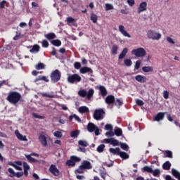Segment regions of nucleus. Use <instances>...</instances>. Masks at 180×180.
<instances>
[{"label": "nucleus", "instance_id": "nucleus-1", "mask_svg": "<svg viewBox=\"0 0 180 180\" xmlns=\"http://www.w3.org/2000/svg\"><path fill=\"white\" fill-rule=\"evenodd\" d=\"M6 101L11 105H18L22 99V94L18 91H11L6 97Z\"/></svg>", "mask_w": 180, "mask_h": 180}, {"label": "nucleus", "instance_id": "nucleus-2", "mask_svg": "<svg viewBox=\"0 0 180 180\" xmlns=\"http://www.w3.org/2000/svg\"><path fill=\"white\" fill-rule=\"evenodd\" d=\"M103 142L105 144H111V146H113V147L120 146L122 150L129 151V145H127V143L122 142L120 143L119 141L117 139H115V138L105 139Z\"/></svg>", "mask_w": 180, "mask_h": 180}, {"label": "nucleus", "instance_id": "nucleus-3", "mask_svg": "<svg viewBox=\"0 0 180 180\" xmlns=\"http://www.w3.org/2000/svg\"><path fill=\"white\" fill-rule=\"evenodd\" d=\"M60 79H61V72L58 69H56L51 73V82L56 84V82H58Z\"/></svg>", "mask_w": 180, "mask_h": 180}, {"label": "nucleus", "instance_id": "nucleus-4", "mask_svg": "<svg viewBox=\"0 0 180 180\" xmlns=\"http://www.w3.org/2000/svg\"><path fill=\"white\" fill-rule=\"evenodd\" d=\"M104 115L105 110H103V109H96L93 114V117L95 120H103V117H105Z\"/></svg>", "mask_w": 180, "mask_h": 180}, {"label": "nucleus", "instance_id": "nucleus-5", "mask_svg": "<svg viewBox=\"0 0 180 180\" xmlns=\"http://www.w3.org/2000/svg\"><path fill=\"white\" fill-rule=\"evenodd\" d=\"M82 78L78 74L70 75L68 77V81L70 84H78L81 82Z\"/></svg>", "mask_w": 180, "mask_h": 180}, {"label": "nucleus", "instance_id": "nucleus-6", "mask_svg": "<svg viewBox=\"0 0 180 180\" xmlns=\"http://www.w3.org/2000/svg\"><path fill=\"white\" fill-rule=\"evenodd\" d=\"M147 37L152 40H160V39H161V34L153 30H150L147 32Z\"/></svg>", "mask_w": 180, "mask_h": 180}, {"label": "nucleus", "instance_id": "nucleus-7", "mask_svg": "<svg viewBox=\"0 0 180 180\" xmlns=\"http://www.w3.org/2000/svg\"><path fill=\"white\" fill-rule=\"evenodd\" d=\"M80 161H81V158L75 155H72V156H70V160L66 161V165L68 167H75V164H77V162H79Z\"/></svg>", "mask_w": 180, "mask_h": 180}, {"label": "nucleus", "instance_id": "nucleus-8", "mask_svg": "<svg viewBox=\"0 0 180 180\" xmlns=\"http://www.w3.org/2000/svg\"><path fill=\"white\" fill-rule=\"evenodd\" d=\"M131 54L136 57H146L147 52L143 48H138L131 51Z\"/></svg>", "mask_w": 180, "mask_h": 180}, {"label": "nucleus", "instance_id": "nucleus-9", "mask_svg": "<svg viewBox=\"0 0 180 180\" xmlns=\"http://www.w3.org/2000/svg\"><path fill=\"white\" fill-rule=\"evenodd\" d=\"M49 172L52 174L54 176H60V170L58 169L57 166L56 165H51L49 167Z\"/></svg>", "mask_w": 180, "mask_h": 180}, {"label": "nucleus", "instance_id": "nucleus-10", "mask_svg": "<svg viewBox=\"0 0 180 180\" xmlns=\"http://www.w3.org/2000/svg\"><path fill=\"white\" fill-rule=\"evenodd\" d=\"M167 112H158L154 117H153V120L154 122H160L161 120H164L165 117V115H167Z\"/></svg>", "mask_w": 180, "mask_h": 180}, {"label": "nucleus", "instance_id": "nucleus-11", "mask_svg": "<svg viewBox=\"0 0 180 180\" xmlns=\"http://www.w3.org/2000/svg\"><path fill=\"white\" fill-rule=\"evenodd\" d=\"M79 71L80 74H94V70H92V68L87 66L81 68Z\"/></svg>", "mask_w": 180, "mask_h": 180}, {"label": "nucleus", "instance_id": "nucleus-12", "mask_svg": "<svg viewBox=\"0 0 180 180\" xmlns=\"http://www.w3.org/2000/svg\"><path fill=\"white\" fill-rule=\"evenodd\" d=\"M147 11V2L143 1L139 4V6L138 8V13H141V12H144Z\"/></svg>", "mask_w": 180, "mask_h": 180}, {"label": "nucleus", "instance_id": "nucleus-13", "mask_svg": "<svg viewBox=\"0 0 180 180\" xmlns=\"http://www.w3.org/2000/svg\"><path fill=\"white\" fill-rule=\"evenodd\" d=\"M115 96L113 95H108L105 99V102L107 103V105H113L115 103Z\"/></svg>", "mask_w": 180, "mask_h": 180}, {"label": "nucleus", "instance_id": "nucleus-14", "mask_svg": "<svg viewBox=\"0 0 180 180\" xmlns=\"http://www.w3.org/2000/svg\"><path fill=\"white\" fill-rule=\"evenodd\" d=\"M80 166L84 169H92V165L88 160H84Z\"/></svg>", "mask_w": 180, "mask_h": 180}, {"label": "nucleus", "instance_id": "nucleus-15", "mask_svg": "<svg viewBox=\"0 0 180 180\" xmlns=\"http://www.w3.org/2000/svg\"><path fill=\"white\" fill-rule=\"evenodd\" d=\"M119 31L124 36V37H131V35H130V34H129L128 32L126 31L124 26L119 25Z\"/></svg>", "mask_w": 180, "mask_h": 180}, {"label": "nucleus", "instance_id": "nucleus-16", "mask_svg": "<svg viewBox=\"0 0 180 180\" xmlns=\"http://www.w3.org/2000/svg\"><path fill=\"white\" fill-rule=\"evenodd\" d=\"M136 81L140 82L141 84H144V82H147V77L146 76H143L141 75H138L135 77Z\"/></svg>", "mask_w": 180, "mask_h": 180}, {"label": "nucleus", "instance_id": "nucleus-17", "mask_svg": "<svg viewBox=\"0 0 180 180\" xmlns=\"http://www.w3.org/2000/svg\"><path fill=\"white\" fill-rule=\"evenodd\" d=\"M15 134L17 139H18V140L20 141H27V138H26V136L22 135L20 133H19L18 130H15Z\"/></svg>", "mask_w": 180, "mask_h": 180}, {"label": "nucleus", "instance_id": "nucleus-18", "mask_svg": "<svg viewBox=\"0 0 180 180\" xmlns=\"http://www.w3.org/2000/svg\"><path fill=\"white\" fill-rule=\"evenodd\" d=\"M98 89H99L102 96H106V95H108V90H106V87L104 86L100 85L98 86Z\"/></svg>", "mask_w": 180, "mask_h": 180}, {"label": "nucleus", "instance_id": "nucleus-19", "mask_svg": "<svg viewBox=\"0 0 180 180\" xmlns=\"http://www.w3.org/2000/svg\"><path fill=\"white\" fill-rule=\"evenodd\" d=\"M39 140L41 144H42V146H44V147H46L47 146V138L46 137V136L40 135L39 136Z\"/></svg>", "mask_w": 180, "mask_h": 180}, {"label": "nucleus", "instance_id": "nucleus-20", "mask_svg": "<svg viewBox=\"0 0 180 180\" xmlns=\"http://www.w3.org/2000/svg\"><path fill=\"white\" fill-rule=\"evenodd\" d=\"M87 130L89 131V133H93V131H95V130H96L95 124L89 122L87 125Z\"/></svg>", "mask_w": 180, "mask_h": 180}, {"label": "nucleus", "instance_id": "nucleus-21", "mask_svg": "<svg viewBox=\"0 0 180 180\" xmlns=\"http://www.w3.org/2000/svg\"><path fill=\"white\" fill-rule=\"evenodd\" d=\"M109 152L111 154H113V155H120L121 151H120V148H110L109 149Z\"/></svg>", "mask_w": 180, "mask_h": 180}, {"label": "nucleus", "instance_id": "nucleus-22", "mask_svg": "<svg viewBox=\"0 0 180 180\" xmlns=\"http://www.w3.org/2000/svg\"><path fill=\"white\" fill-rule=\"evenodd\" d=\"M44 37L47 39V40H53L56 39L57 37L56 36V34L54 32H50V33L46 34L44 35Z\"/></svg>", "mask_w": 180, "mask_h": 180}, {"label": "nucleus", "instance_id": "nucleus-23", "mask_svg": "<svg viewBox=\"0 0 180 180\" xmlns=\"http://www.w3.org/2000/svg\"><path fill=\"white\" fill-rule=\"evenodd\" d=\"M128 51H129V49L124 48L122 51L121 53L120 54V56L118 57L119 60H123V58H124V57H126V54H127Z\"/></svg>", "mask_w": 180, "mask_h": 180}, {"label": "nucleus", "instance_id": "nucleus-24", "mask_svg": "<svg viewBox=\"0 0 180 180\" xmlns=\"http://www.w3.org/2000/svg\"><path fill=\"white\" fill-rule=\"evenodd\" d=\"M162 168H163V169H165V171H169V169H171V162H169V161L165 162L162 165Z\"/></svg>", "mask_w": 180, "mask_h": 180}, {"label": "nucleus", "instance_id": "nucleus-25", "mask_svg": "<svg viewBox=\"0 0 180 180\" xmlns=\"http://www.w3.org/2000/svg\"><path fill=\"white\" fill-rule=\"evenodd\" d=\"M172 174L174 178H176L178 180H180V173L176 171L175 169H172Z\"/></svg>", "mask_w": 180, "mask_h": 180}, {"label": "nucleus", "instance_id": "nucleus-26", "mask_svg": "<svg viewBox=\"0 0 180 180\" xmlns=\"http://www.w3.org/2000/svg\"><path fill=\"white\" fill-rule=\"evenodd\" d=\"M79 113H88L89 112V108L86 106H81L79 108Z\"/></svg>", "mask_w": 180, "mask_h": 180}, {"label": "nucleus", "instance_id": "nucleus-27", "mask_svg": "<svg viewBox=\"0 0 180 180\" xmlns=\"http://www.w3.org/2000/svg\"><path fill=\"white\" fill-rule=\"evenodd\" d=\"M79 136V130L77 129L70 132V137L72 139H77Z\"/></svg>", "mask_w": 180, "mask_h": 180}, {"label": "nucleus", "instance_id": "nucleus-28", "mask_svg": "<svg viewBox=\"0 0 180 180\" xmlns=\"http://www.w3.org/2000/svg\"><path fill=\"white\" fill-rule=\"evenodd\" d=\"M142 71H143V72H153L154 69L151 66H145L142 68Z\"/></svg>", "mask_w": 180, "mask_h": 180}, {"label": "nucleus", "instance_id": "nucleus-29", "mask_svg": "<svg viewBox=\"0 0 180 180\" xmlns=\"http://www.w3.org/2000/svg\"><path fill=\"white\" fill-rule=\"evenodd\" d=\"M39 51H40V46H39L38 44H35L32 46V49H30V53H39Z\"/></svg>", "mask_w": 180, "mask_h": 180}, {"label": "nucleus", "instance_id": "nucleus-30", "mask_svg": "<svg viewBox=\"0 0 180 180\" xmlns=\"http://www.w3.org/2000/svg\"><path fill=\"white\" fill-rule=\"evenodd\" d=\"M117 50H119V46H117V45L116 44L112 45L111 49L112 54H113L114 56H116V54H117Z\"/></svg>", "mask_w": 180, "mask_h": 180}, {"label": "nucleus", "instance_id": "nucleus-31", "mask_svg": "<svg viewBox=\"0 0 180 180\" xmlns=\"http://www.w3.org/2000/svg\"><path fill=\"white\" fill-rule=\"evenodd\" d=\"M25 157L30 162H39V160L37 159H34V158H32V155H25Z\"/></svg>", "mask_w": 180, "mask_h": 180}, {"label": "nucleus", "instance_id": "nucleus-32", "mask_svg": "<svg viewBox=\"0 0 180 180\" xmlns=\"http://www.w3.org/2000/svg\"><path fill=\"white\" fill-rule=\"evenodd\" d=\"M90 19L93 22V23H96L98 22V15H96V14L94 13H91Z\"/></svg>", "mask_w": 180, "mask_h": 180}, {"label": "nucleus", "instance_id": "nucleus-33", "mask_svg": "<svg viewBox=\"0 0 180 180\" xmlns=\"http://www.w3.org/2000/svg\"><path fill=\"white\" fill-rule=\"evenodd\" d=\"M51 44L56 46V47H60L61 46V41L60 39H54L51 41Z\"/></svg>", "mask_w": 180, "mask_h": 180}, {"label": "nucleus", "instance_id": "nucleus-34", "mask_svg": "<svg viewBox=\"0 0 180 180\" xmlns=\"http://www.w3.org/2000/svg\"><path fill=\"white\" fill-rule=\"evenodd\" d=\"M94 94H95V91L94 90V89H90L86 94L87 99H91V98L94 96Z\"/></svg>", "mask_w": 180, "mask_h": 180}, {"label": "nucleus", "instance_id": "nucleus-35", "mask_svg": "<svg viewBox=\"0 0 180 180\" xmlns=\"http://www.w3.org/2000/svg\"><path fill=\"white\" fill-rule=\"evenodd\" d=\"M37 81H45V82H49V79L46 76H39L37 79H35V82Z\"/></svg>", "mask_w": 180, "mask_h": 180}, {"label": "nucleus", "instance_id": "nucleus-36", "mask_svg": "<svg viewBox=\"0 0 180 180\" xmlns=\"http://www.w3.org/2000/svg\"><path fill=\"white\" fill-rule=\"evenodd\" d=\"M35 68L37 70H44L46 68V65L42 63H39L37 65H35Z\"/></svg>", "mask_w": 180, "mask_h": 180}, {"label": "nucleus", "instance_id": "nucleus-37", "mask_svg": "<svg viewBox=\"0 0 180 180\" xmlns=\"http://www.w3.org/2000/svg\"><path fill=\"white\" fill-rule=\"evenodd\" d=\"M114 134H115V136H117V137H120V136L123 134V131H122V129L120 128H117L116 129H115Z\"/></svg>", "mask_w": 180, "mask_h": 180}, {"label": "nucleus", "instance_id": "nucleus-38", "mask_svg": "<svg viewBox=\"0 0 180 180\" xmlns=\"http://www.w3.org/2000/svg\"><path fill=\"white\" fill-rule=\"evenodd\" d=\"M120 157L122 158L123 160H127L129 158V154H127L126 152H120Z\"/></svg>", "mask_w": 180, "mask_h": 180}, {"label": "nucleus", "instance_id": "nucleus-39", "mask_svg": "<svg viewBox=\"0 0 180 180\" xmlns=\"http://www.w3.org/2000/svg\"><path fill=\"white\" fill-rule=\"evenodd\" d=\"M115 106H119V108H120V106H122V105H123V100L120 99V98H117L116 100L115 99V102H114Z\"/></svg>", "mask_w": 180, "mask_h": 180}, {"label": "nucleus", "instance_id": "nucleus-40", "mask_svg": "<svg viewBox=\"0 0 180 180\" xmlns=\"http://www.w3.org/2000/svg\"><path fill=\"white\" fill-rule=\"evenodd\" d=\"M87 95V92L86 91V90H80L78 91V96H81V98H85L86 97Z\"/></svg>", "mask_w": 180, "mask_h": 180}, {"label": "nucleus", "instance_id": "nucleus-41", "mask_svg": "<svg viewBox=\"0 0 180 180\" xmlns=\"http://www.w3.org/2000/svg\"><path fill=\"white\" fill-rule=\"evenodd\" d=\"M165 158H173L172 151L166 150L165 153Z\"/></svg>", "mask_w": 180, "mask_h": 180}, {"label": "nucleus", "instance_id": "nucleus-42", "mask_svg": "<svg viewBox=\"0 0 180 180\" xmlns=\"http://www.w3.org/2000/svg\"><path fill=\"white\" fill-rule=\"evenodd\" d=\"M8 172H9V175H8V176H10V178H13V177H15V174H16V172H15V170H13V169H12V168H8Z\"/></svg>", "mask_w": 180, "mask_h": 180}, {"label": "nucleus", "instance_id": "nucleus-43", "mask_svg": "<svg viewBox=\"0 0 180 180\" xmlns=\"http://www.w3.org/2000/svg\"><path fill=\"white\" fill-rule=\"evenodd\" d=\"M98 153H103V151L105 150V145L104 144H101L100 146H98L97 147L96 149Z\"/></svg>", "mask_w": 180, "mask_h": 180}, {"label": "nucleus", "instance_id": "nucleus-44", "mask_svg": "<svg viewBox=\"0 0 180 180\" xmlns=\"http://www.w3.org/2000/svg\"><path fill=\"white\" fill-rule=\"evenodd\" d=\"M84 169H85L80 165L79 166L78 169L75 171V174H84Z\"/></svg>", "mask_w": 180, "mask_h": 180}, {"label": "nucleus", "instance_id": "nucleus-45", "mask_svg": "<svg viewBox=\"0 0 180 180\" xmlns=\"http://www.w3.org/2000/svg\"><path fill=\"white\" fill-rule=\"evenodd\" d=\"M152 174L153 176H160L161 175V171L159 169H155L154 171L153 170Z\"/></svg>", "mask_w": 180, "mask_h": 180}, {"label": "nucleus", "instance_id": "nucleus-46", "mask_svg": "<svg viewBox=\"0 0 180 180\" xmlns=\"http://www.w3.org/2000/svg\"><path fill=\"white\" fill-rule=\"evenodd\" d=\"M124 63L127 67H131V64H133V62H131V59H125L124 60Z\"/></svg>", "mask_w": 180, "mask_h": 180}, {"label": "nucleus", "instance_id": "nucleus-47", "mask_svg": "<svg viewBox=\"0 0 180 180\" xmlns=\"http://www.w3.org/2000/svg\"><path fill=\"white\" fill-rule=\"evenodd\" d=\"M78 144L82 147H88V142L83 140H79Z\"/></svg>", "mask_w": 180, "mask_h": 180}, {"label": "nucleus", "instance_id": "nucleus-48", "mask_svg": "<svg viewBox=\"0 0 180 180\" xmlns=\"http://www.w3.org/2000/svg\"><path fill=\"white\" fill-rule=\"evenodd\" d=\"M105 11H112L114 9L113 5L111 4H105Z\"/></svg>", "mask_w": 180, "mask_h": 180}, {"label": "nucleus", "instance_id": "nucleus-49", "mask_svg": "<svg viewBox=\"0 0 180 180\" xmlns=\"http://www.w3.org/2000/svg\"><path fill=\"white\" fill-rule=\"evenodd\" d=\"M53 136L55 137H57L58 139H61V137H63V134L61 133V131H56L54 133H53Z\"/></svg>", "mask_w": 180, "mask_h": 180}, {"label": "nucleus", "instance_id": "nucleus-50", "mask_svg": "<svg viewBox=\"0 0 180 180\" xmlns=\"http://www.w3.org/2000/svg\"><path fill=\"white\" fill-rule=\"evenodd\" d=\"M143 171H145V172H148L149 174H153V168L148 166H145L143 167Z\"/></svg>", "mask_w": 180, "mask_h": 180}, {"label": "nucleus", "instance_id": "nucleus-51", "mask_svg": "<svg viewBox=\"0 0 180 180\" xmlns=\"http://www.w3.org/2000/svg\"><path fill=\"white\" fill-rule=\"evenodd\" d=\"M166 40L167 43H169V44H175L174 39H172L171 37H167Z\"/></svg>", "mask_w": 180, "mask_h": 180}, {"label": "nucleus", "instance_id": "nucleus-52", "mask_svg": "<svg viewBox=\"0 0 180 180\" xmlns=\"http://www.w3.org/2000/svg\"><path fill=\"white\" fill-rule=\"evenodd\" d=\"M41 95L45 98H54V95L49 94L47 93H41Z\"/></svg>", "mask_w": 180, "mask_h": 180}, {"label": "nucleus", "instance_id": "nucleus-53", "mask_svg": "<svg viewBox=\"0 0 180 180\" xmlns=\"http://www.w3.org/2000/svg\"><path fill=\"white\" fill-rule=\"evenodd\" d=\"M74 67H75V70H81V63L75 62L74 63Z\"/></svg>", "mask_w": 180, "mask_h": 180}, {"label": "nucleus", "instance_id": "nucleus-54", "mask_svg": "<svg viewBox=\"0 0 180 180\" xmlns=\"http://www.w3.org/2000/svg\"><path fill=\"white\" fill-rule=\"evenodd\" d=\"M42 47H44L45 49H47V47H49V41H47V40L44 39L42 40Z\"/></svg>", "mask_w": 180, "mask_h": 180}, {"label": "nucleus", "instance_id": "nucleus-55", "mask_svg": "<svg viewBox=\"0 0 180 180\" xmlns=\"http://www.w3.org/2000/svg\"><path fill=\"white\" fill-rule=\"evenodd\" d=\"M141 64V60H137L134 66L135 70H139L140 68Z\"/></svg>", "mask_w": 180, "mask_h": 180}, {"label": "nucleus", "instance_id": "nucleus-56", "mask_svg": "<svg viewBox=\"0 0 180 180\" xmlns=\"http://www.w3.org/2000/svg\"><path fill=\"white\" fill-rule=\"evenodd\" d=\"M136 103L138 106H143L144 105V101H143V100L137 99Z\"/></svg>", "mask_w": 180, "mask_h": 180}, {"label": "nucleus", "instance_id": "nucleus-57", "mask_svg": "<svg viewBox=\"0 0 180 180\" xmlns=\"http://www.w3.org/2000/svg\"><path fill=\"white\" fill-rule=\"evenodd\" d=\"M22 165H23V169H24V170H29V169H30V166H29V165L27 164V162H23Z\"/></svg>", "mask_w": 180, "mask_h": 180}, {"label": "nucleus", "instance_id": "nucleus-58", "mask_svg": "<svg viewBox=\"0 0 180 180\" xmlns=\"http://www.w3.org/2000/svg\"><path fill=\"white\" fill-rule=\"evenodd\" d=\"M105 136L107 137H113V136H115V132H113L112 131H107L105 133Z\"/></svg>", "mask_w": 180, "mask_h": 180}, {"label": "nucleus", "instance_id": "nucleus-59", "mask_svg": "<svg viewBox=\"0 0 180 180\" xmlns=\"http://www.w3.org/2000/svg\"><path fill=\"white\" fill-rule=\"evenodd\" d=\"M105 130H110V131L113 130V126L110 124H105Z\"/></svg>", "mask_w": 180, "mask_h": 180}, {"label": "nucleus", "instance_id": "nucleus-60", "mask_svg": "<svg viewBox=\"0 0 180 180\" xmlns=\"http://www.w3.org/2000/svg\"><path fill=\"white\" fill-rule=\"evenodd\" d=\"M163 98L165 99H168V98H169V92H168V91H164V92H163Z\"/></svg>", "mask_w": 180, "mask_h": 180}, {"label": "nucleus", "instance_id": "nucleus-61", "mask_svg": "<svg viewBox=\"0 0 180 180\" xmlns=\"http://www.w3.org/2000/svg\"><path fill=\"white\" fill-rule=\"evenodd\" d=\"M67 22L68 23H74V22H75V19H74L72 17H68L67 18Z\"/></svg>", "mask_w": 180, "mask_h": 180}, {"label": "nucleus", "instance_id": "nucleus-62", "mask_svg": "<svg viewBox=\"0 0 180 180\" xmlns=\"http://www.w3.org/2000/svg\"><path fill=\"white\" fill-rule=\"evenodd\" d=\"M6 4V0H3L0 2V8L1 9H4L5 8V4Z\"/></svg>", "mask_w": 180, "mask_h": 180}, {"label": "nucleus", "instance_id": "nucleus-63", "mask_svg": "<svg viewBox=\"0 0 180 180\" xmlns=\"http://www.w3.org/2000/svg\"><path fill=\"white\" fill-rule=\"evenodd\" d=\"M100 176H101V178L105 180L106 176V172L101 171L100 172Z\"/></svg>", "mask_w": 180, "mask_h": 180}, {"label": "nucleus", "instance_id": "nucleus-64", "mask_svg": "<svg viewBox=\"0 0 180 180\" xmlns=\"http://www.w3.org/2000/svg\"><path fill=\"white\" fill-rule=\"evenodd\" d=\"M15 176H16V178H20L21 176H23V172H18L15 173Z\"/></svg>", "mask_w": 180, "mask_h": 180}]
</instances>
